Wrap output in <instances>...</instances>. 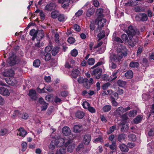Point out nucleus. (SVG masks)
<instances>
[{"label": "nucleus", "mask_w": 154, "mask_h": 154, "mask_svg": "<svg viewBox=\"0 0 154 154\" xmlns=\"http://www.w3.org/2000/svg\"><path fill=\"white\" fill-rule=\"evenodd\" d=\"M122 29L128 35L123 34L121 35V38L123 42L128 43L129 45L131 47L134 46L135 44L137 43L136 40L133 38V36L136 35H138L140 32L138 29H134L132 26H130L128 27V30L125 29Z\"/></svg>", "instance_id": "1"}, {"label": "nucleus", "mask_w": 154, "mask_h": 154, "mask_svg": "<svg viewBox=\"0 0 154 154\" xmlns=\"http://www.w3.org/2000/svg\"><path fill=\"white\" fill-rule=\"evenodd\" d=\"M65 142L63 138H60L58 140H53L51 142V144L49 146V148L50 149H54L55 146L60 147Z\"/></svg>", "instance_id": "2"}, {"label": "nucleus", "mask_w": 154, "mask_h": 154, "mask_svg": "<svg viewBox=\"0 0 154 154\" xmlns=\"http://www.w3.org/2000/svg\"><path fill=\"white\" fill-rule=\"evenodd\" d=\"M131 108L128 106L126 108H124L122 106H120L114 112V115L117 117H119L124 112L131 109Z\"/></svg>", "instance_id": "3"}, {"label": "nucleus", "mask_w": 154, "mask_h": 154, "mask_svg": "<svg viewBox=\"0 0 154 154\" xmlns=\"http://www.w3.org/2000/svg\"><path fill=\"white\" fill-rule=\"evenodd\" d=\"M127 55V53L126 51H124L123 52L120 51L118 54V57L114 55L112 59V61L115 62H118L120 59L122 58L124 56H126Z\"/></svg>", "instance_id": "4"}, {"label": "nucleus", "mask_w": 154, "mask_h": 154, "mask_svg": "<svg viewBox=\"0 0 154 154\" xmlns=\"http://www.w3.org/2000/svg\"><path fill=\"white\" fill-rule=\"evenodd\" d=\"M8 63L10 66L14 65L16 63V56L15 55L12 53L11 55H10L7 61Z\"/></svg>", "instance_id": "5"}, {"label": "nucleus", "mask_w": 154, "mask_h": 154, "mask_svg": "<svg viewBox=\"0 0 154 154\" xmlns=\"http://www.w3.org/2000/svg\"><path fill=\"white\" fill-rule=\"evenodd\" d=\"M136 18L138 21L143 22L146 21L148 20L147 15L144 13H140L138 15L136 16Z\"/></svg>", "instance_id": "6"}, {"label": "nucleus", "mask_w": 154, "mask_h": 154, "mask_svg": "<svg viewBox=\"0 0 154 154\" xmlns=\"http://www.w3.org/2000/svg\"><path fill=\"white\" fill-rule=\"evenodd\" d=\"M101 73V69L100 68H97L92 71V74L93 75H94L95 78L99 79L100 77Z\"/></svg>", "instance_id": "7"}, {"label": "nucleus", "mask_w": 154, "mask_h": 154, "mask_svg": "<svg viewBox=\"0 0 154 154\" xmlns=\"http://www.w3.org/2000/svg\"><path fill=\"white\" fill-rule=\"evenodd\" d=\"M106 21V20L105 19L99 17H97L95 21L96 22H98V26L102 28L103 26Z\"/></svg>", "instance_id": "8"}, {"label": "nucleus", "mask_w": 154, "mask_h": 154, "mask_svg": "<svg viewBox=\"0 0 154 154\" xmlns=\"http://www.w3.org/2000/svg\"><path fill=\"white\" fill-rule=\"evenodd\" d=\"M58 2L62 4V7L64 9L68 8L70 2L69 0H58Z\"/></svg>", "instance_id": "9"}, {"label": "nucleus", "mask_w": 154, "mask_h": 154, "mask_svg": "<svg viewBox=\"0 0 154 154\" xmlns=\"http://www.w3.org/2000/svg\"><path fill=\"white\" fill-rule=\"evenodd\" d=\"M62 132L63 135L66 136H69L71 134L69 128L67 126H65L63 128Z\"/></svg>", "instance_id": "10"}, {"label": "nucleus", "mask_w": 154, "mask_h": 154, "mask_svg": "<svg viewBox=\"0 0 154 154\" xmlns=\"http://www.w3.org/2000/svg\"><path fill=\"white\" fill-rule=\"evenodd\" d=\"M0 94L5 96H8L10 94V92L7 88L1 87L0 88Z\"/></svg>", "instance_id": "11"}, {"label": "nucleus", "mask_w": 154, "mask_h": 154, "mask_svg": "<svg viewBox=\"0 0 154 154\" xmlns=\"http://www.w3.org/2000/svg\"><path fill=\"white\" fill-rule=\"evenodd\" d=\"M27 132L22 128H20L18 130L17 135L24 137L27 134Z\"/></svg>", "instance_id": "12"}, {"label": "nucleus", "mask_w": 154, "mask_h": 154, "mask_svg": "<svg viewBox=\"0 0 154 154\" xmlns=\"http://www.w3.org/2000/svg\"><path fill=\"white\" fill-rule=\"evenodd\" d=\"M29 95L31 99L35 100L37 99L36 93L35 90L31 89L29 91Z\"/></svg>", "instance_id": "13"}, {"label": "nucleus", "mask_w": 154, "mask_h": 154, "mask_svg": "<svg viewBox=\"0 0 154 154\" xmlns=\"http://www.w3.org/2000/svg\"><path fill=\"white\" fill-rule=\"evenodd\" d=\"M14 71L12 69H10L7 71L4 72L3 73V75L5 77H12L14 75Z\"/></svg>", "instance_id": "14"}, {"label": "nucleus", "mask_w": 154, "mask_h": 154, "mask_svg": "<svg viewBox=\"0 0 154 154\" xmlns=\"http://www.w3.org/2000/svg\"><path fill=\"white\" fill-rule=\"evenodd\" d=\"M56 5L55 4L51 3L46 5L45 7V9L47 11H51L52 10L54 9Z\"/></svg>", "instance_id": "15"}, {"label": "nucleus", "mask_w": 154, "mask_h": 154, "mask_svg": "<svg viewBox=\"0 0 154 154\" xmlns=\"http://www.w3.org/2000/svg\"><path fill=\"white\" fill-rule=\"evenodd\" d=\"M119 148L122 151L125 152H127L129 150L128 146L124 143L120 144Z\"/></svg>", "instance_id": "16"}, {"label": "nucleus", "mask_w": 154, "mask_h": 154, "mask_svg": "<svg viewBox=\"0 0 154 154\" xmlns=\"http://www.w3.org/2000/svg\"><path fill=\"white\" fill-rule=\"evenodd\" d=\"M80 72L77 68H75L72 71L71 75L73 78H76Z\"/></svg>", "instance_id": "17"}, {"label": "nucleus", "mask_w": 154, "mask_h": 154, "mask_svg": "<svg viewBox=\"0 0 154 154\" xmlns=\"http://www.w3.org/2000/svg\"><path fill=\"white\" fill-rule=\"evenodd\" d=\"M91 140V136L89 134H87L84 136L83 141L86 144H88Z\"/></svg>", "instance_id": "18"}, {"label": "nucleus", "mask_w": 154, "mask_h": 154, "mask_svg": "<svg viewBox=\"0 0 154 154\" xmlns=\"http://www.w3.org/2000/svg\"><path fill=\"white\" fill-rule=\"evenodd\" d=\"M142 119V115H138L134 119L133 122L134 123L137 124L141 122Z\"/></svg>", "instance_id": "19"}, {"label": "nucleus", "mask_w": 154, "mask_h": 154, "mask_svg": "<svg viewBox=\"0 0 154 154\" xmlns=\"http://www.w3.org/2000/svg\"><path fill=\"white\" fill-rule=\"evenodd\" d=\"M6 82L9 85H14L17 83L16 81L14 78H12L11 79L10 78H9L8 79L6 80Z\"/></svg>", "instance_id": "20"}, {"label": "nucleus", "mask_w": 154, "mask_h": 154, "mask_svg": "<svg viewBox=\"0 0 154 154\" xmlns=\"http://www.w3.org/2000/svg\"><path fill=\"white\" fill-rule=\"evenodd\" d=\"M141 0H132L130 2H128L126 4V5L129 6H134L137 5L138 2L137 1H140Z\"/></svg>", "instance_id": "21"}, {"label": "nucleus", "mask_w": 154, "mask_h": 154, "mask_svg": "<svg viewBox=\"0 0 154 154\" xmlns=\"http://www.w3.org/2000/svg\"><path fill=\"white\" fill-rule=\"evenodd\" d=\"M82 130V126L79 125H75L73 128V131L75 132H80Z\"/></svg>", "instance_id": "22"}, {"label": "nucleus", "mask_w": 154, "mask_h": 154, "mask_svg": "<svg viewBox=\"0 0 154 154\" xmlns=\"http://www.w3.org/2000/svg\"><path fill=\"white\" fill-rule=\"evenodd\" d=\"M133 72L131 70L128 71L125 74V76L127 79H131L133 76Z\"/></svg>", "instance_id": "23"}, {"label": "nucleus", "mask_w": 154, "mask_h": 154, "mask_svg": "<svg viewBox=\"0 0 154 154\" xmlns=\"http://www.w3.org/2000/svg\"><path fill=\"white\" fill-rule=\"evenodd\" d=\"M66 152V148H61L56 151V154H65Z\"/></svg>", "instance_id": "24"}, {"label": "nucleus", "mask_w": 154, "mask_h": 154, "mask_svg": "<svg viewBox=\"0 0 154 154\" xmlns=\"http://www.w3.org/2000/svg\"><path fill=\"white\" fill-rule=\"evenodd\" d=\"M59 51V48L57 47H54L51 51V53L53 56L56 55Z\"/></svg>", "instance_id": "25"}, {"label": "nucleus", "mask_w": 154, "mask_h": 154, "mask_svg": "<svg viewBox=\"0 0 154 154\" xmlns=\"http://www.w3.org/2000/svg\"><path fill=\"white\" fill-rule=\"evenodd\" d=\"M84 115V113L81 111H78L75 113V116L79 119L82 118Z\"/></svg>", "instance_id": "26"}, {"label": "nucleus", "mask_w": 154, "mask_h": 154, "mask_svg": "<svg viewBox=\"0 0 154 154\" xmlns=\"http://www.w3.org/2000/svg\"><path fill=\"white\" fill-rule=\"evenodd\" d=\"M139 65V64L138 62L132 61L130 63L129 66L131 68H137Z\"/></svg>", "instance_id": "27"}, {"label": "nucleus", "mask_w": 154, "mask_h": 154, "mask_svg": "<svg viewBox=\"0 0 154 154\" xmlns=\"http://www.w3.org/2000/svg\"><path fill=\"white\" fill-rule=\"evenodd\" d=\"M144 11V8L142 7L136 6L134 8V11L137 12H143Z\"/></svg>", "instance_id": "28"}, {"label": "nucleus", "mask_w": 154, "mask_h": 154, "mask_svg": "<svg viewBox=\"0 0 154 154\" xmlns=\"http://www.w3.org/2000/svg\"><path fill=\"white\" fill-rule=\"evenodd\" d=\"M119 70L114 71L113 72L111 75V78H110L111 80H115L117 78V74L119 72Z\"/></svg>", "instance_id": "29"}, {"label": "nucleus", "mask_w": 154, "mask_h": 154, "mask_svg": "<svg viewBox=\"0 0 154 154\" xmlns=\"http://www.w3.org/2000/svg\"><path fill=\"white\" fill-rule=\"evenodd\" d=\"M103 12V10L102 8H100L97 9L96 13L98 17H102L103 16L102 13Z\"/></svg>", "instance_id": "30"}, {"label": "nucleus", "mask_w": 154, "mask_h": 154, "mask_svg": "<svg viewBox=\"0 0 154 154\" xmlns=\"http://www.w3.org/2000/svg\"><path fill=\"white\" fill-rule=\"evenodd\" d=\"M125 135L124 134H119L118 137V140L119 141L121 142L122 140H125Z\"/></svg>", "instance_id": "31"}, {"label": "nucleus", "mask_w": 154, "mask_h": 154, "mask_svg": "<svg viewBox=\"0 0 154 154\" xmlns=\"http://www.w3.org/2000/svg\"><path fill=\"white\" fill-rule=\"evenodd\" d=\"M118 85L121 87H124L126 84V82L121 80H119L117 81Z\"/></svg>", "instance_id": "32"}, {"label": "nucleus", "mask_w": 154, "mask_h": 154, "mask_svg": "<svg viewBox=\"0 0 154 154\" xmlns=\"http://www.w3.org/2000/svg\"><path fill=\"white\" fill-rule=\"evenodd\" d=\"M111 106L109 105H105L103 108V110L104 112H108L111 110Z\"/></svg>", "instance_id": "33"}, {"label": "nucleus", "mask_w": 154, "mask_h": 154, "mask_svg": "<svg viewBox=\"0 0 154 154\" xmlns=\"http://www.w3.org/2000/svg\"><path fill=\"white\" fill-rule=\"evenodd\" d=\"M59 13L58 11H52L51 13V17L52 18L54 19L58 17V15Z\"/></svg>", "instance_id": "34"}, {"label": "nucleus", "mask_w": 154, "mask_h": 154, "mask_svg": "<svg viewBox=\"0 0 154 154\" xmlns=\"http://www.w3.org/2000/svg\"><path fill=\"white\" fill-rule=\"evenodd\" d=\"M110 148L112 149V151L110 152V153L112 154L113 152H114L116 150V145L115 142H112V144L109 145Z\"/></svg>", "instance_id": "35"}, {"label": "nucleus", "mask_w": 154, "mask_h": 154, "mask_svg": "<svg viewBox=\"0 0 154 154\" xmlns=\"http://www.w3.org/2000/svg\"><path fill=\"white\" fill-rule=\"evenodd\" d=\"M105 36V31L104 30H102L100 32L98 33L97 35L98 38H99V40L103 38Z\"/></svg>", "instance_id": "36"}, {"label": "nucleus", "mask_w": 154, "mask_h": 154, "mask_svg": "<svg viewBox=\"0 0 154 154\" xmlns=\"http://www.w3.org/2000/svg\"><path fill=\"white\" fill-rule=\"evenodd\" d=\"M82 105L84 109H88L90 106V104L87 101H85L83 102Z\"/></svg>", "instance_id": "37"}, {"label": "nucleus", "mask_w": 154, "mask_h": 154, "mask_svg": "<svg viewBox=\"0 0 154 154\" xmlns=\"http://www.w3.org/2000/svg\"><path fill=\"white\" fill-rule=\"evenodd\" d=\"M118 98V94L115 92H113L110 96L111 99H117Z\"/></svg>", "instance_id": "38"}, {"label": "nucleus", "mask_w": 154, "mask_h": 154, "mask_svg": "<svg viewBox=\"0 0 154 154\" xmlns=\"http://www.w3.org/2000/svg\"><path fill=\"white\" fill-rule=\"evenodd\" d=\"M40 64V61L39 60L36 59L35 60L33 63V65L35 67H39Z\"/></svg>", "instance_id": "39"}, {"label": "nucleus", "mask_w": 154, "mask_h": 154, "mask_svg": "<svg viewBox=\"0 0 154 154\" xmlns=\"http://www.w3.org/2000/svg\"><path fill=\"white\" fill-rule=\"evenodd\" d=\"M65 140L64 139H63ZM65 142L64 143L63 145H64V146L66 147L67 146H69V145H71V144H72V143L73 142V141L72 140H68L66 142V140H64ZM63 145V144L62 145Z\"/></svg>", "instance_id": "40"}, {"label": "nucleus", "mask_w": 154, "mask_h": 154, "mask_svg": "<svg viewBox=\"0 0 154 154\" xmlns=\"http://www.w3.org/2000/svg\"><path fill=\"white\" fill-rule=\"evenodd\" d=\"M94 10L93 9H89L87 11L86 15L88 17H90L94 13Z\"/></svg>", "instance_id": "41"}, {"label": "nucleus", "mask_w": 154, "mask_h": 154, "mask_svg": "<svg viewBox=\"0 0 154 154\" xmlns=\"http://www.w3.org/2000/svg\"><path fill=\"white\" fill-rule=\"evenodd\" d=\"M70 53L72 56L75 57L78 55V52L77 49H74L71 51Z\"/></svg>", "instance_id": "42"}, {"label": "nucleus", "mask_w": 154, "mask_h": 154, "mask_svg": "<svg viewBox=\"0 0 154 154\" xmlns=\"http://www.w3.org/2000/svg\"><path fill=\"white\" fill-rule=\"evenodd\" d=\"M37 32L35 29H32L30 31L29 34L32 36H36Z\"/></svg>", "instance_id": "43"}, {"label": "nucleus", "mask_w": 154, "mask_h": 154, "mask_svg": "<svg viewBox=\"0 0 154 154\" xmlns=\"http://www.w3.org/2000/svg\"><path fill=\"white\" fill-rule=\"evenodd\" d=\"M75 148V146L73 144H71L69 145L67 148V151L68 152H71L73 151Z\"/></svg>", "instance_id": "44"}, {"label": "nucleus", "mask_w": 154, "mask_h": 154, "mask_svg": "<svg viewBox=\"0 0 154 154\" xmlns=\"http://www.w3.org/2000/svg\"><path fill=\"white\" fill-rule=\"evenodd\" d=\"M95 60L94 58H89L88 60V64L90 65H92L95 63Z\"/></svg>", "instance_id": "45"}, {"label": "nucleus", "mask_w": 154, "mask_h": 154, "mask_svg": "<svg viewBox=\"0 0 154 154\" xmlns=\"http://www.w3.org/2000/svg\"><path fill=\"white\" fill-rule=\"evenodd\" d=\"M137 114V111L136 110H132L129 112L128 115L129 117H133Z\"/></svg>", "instance_id": "46"}, {"label": "nucleus", "mask_w": 154, "mask_h": 154, "mask_svg": "<svg viewBox=\"0 0 154 154\" xmlns=\"http://www.w3.org/2000/svg\"><path fill=\"white\" fill-rule=\"evenodd\" d=\"M86 81H87L86 78L84 79L81 77H79L78 79V82L79 83H83L84 82V83H85L86 82Z\"/></svg>", "instance_id": "47"}, {"label": "nucleus", "mask_w": 154, "mask_h": 154, "mask_svg": "<svg viewBox=\"0 0 154 154\" xmlns=\"http://www.w3.org/2000/svg\"><path fill=\"white\" fill-rule=\"evenodd\" d=\"M51 55L50 53H47L45 56V61H49L51 59Z\"/></svg>", "instance_id": "48"}, {"label": "nucleus", "mask_w": 154, "mask_h": 154, "mask_svg": "<svg viewBox=\"0 0 154 154\" xmlns=\"http://www.w3.org/2000/svg\"><path fill=\"white\" fill-rule=\"evenodd\" d=\"M58 19L60 21H64L65 20V17L63 14H60L58 16Z\"/></svg>", "instance_id": "49"}, {"label": "nucleus", "mask_w": 154, "mask_h": 154, "mask_svg": "<svg viewBox=\"0 0 154 154\" xmlns=\"http://www.w3.org/2000/svg\"><path fill=\"white\" fill-rule=\"evenodd\" d=\"M22 146V151H25L26 150L27 147V143L26 142L22 143L21 144Z\"/></svg>", "instance_id": "50"}, {"label": "nucleus", "mask_w": 154, "mask_h": 154, "mask_svg": "<svg viewBox=\"0 0 154 154\" xmlns=\"http://www.w3.org/2000/svg\"><path fill=\"white\" fill-rule=\"evenodd\" d=\"M8 130L6 128H4L2 129L0 131V135L1 136H4L7 134Z\"/></svg>", "instance_id": "51"}, {"label": "nucleus", "mask_w": 154, "mask_h": 154, "mask_svg": "<svg viewBox=\"0 0 154 154\" xmlns=\"http://www.w3.org/2000/svg\"><path fill=\"white\" fill-rule=\"evenodd\" d=\"M128 138L130 140L134 141L136 140V136L134 134H131L128 136Z\"/></svg>", "instance_id": "52"}, {"label": "nucleus", "mask_w": 154, "mask_h": 154, "mask_svg": "<svg viewBox=\"0 0 154 154\" xmlns=\"http://www.w3.org/2000/svg\"><path fill=\"white\" fill-rule=\"evenodd\" d=\"M110 85V84L109 82L106 83L104 84L102 86V89L104 90H106L108 87Z\"/></svg>", "instance_id": "53"}, {"label": "nucleus", "mask_w": 154, "mask_h": 154, "mask_svg": "<svg viewBox=\"0 0 154 154\" xmlns=\"http://www.w3.org/2000/svg\"><path fill=\"white\" fill-rule=\"evenodd\" d=\"M87 81H86V82H85V83H84V82L83 84L84 86L86 88H89L90 86L91 85L88 82V80L87 79Z\"/></svg>", "instance_id": "54"}, {"label": "nucleus", "mask_w": 154, "mask_h": 154, "mask_svg": "<svg viewBox=\"0 0 154 154\" xmlns=\"http://www.w3.org/2000/svg\"><path fill=\"white\" fill-rule=\"evenodd\" d=\"M87 109L91 113H95L96 112L95 109L93 107L90 106Z\"/></svg>", "instance_id": "55"}, {"label": "nucleus", "mask_w": 154, "mask_h": 154, "mask_svg": "<svg viewBox=\"0 0 154 154\" xmlns=\"http://www.w3.org/2000/svg\"><path fill=\"white\" fill-rule=\"evenodd\" d=\"M128 113H126L122 114L120 116H121V118L122 120H126L128 119Z\"/></svg>", "instance_id": "56"}, {"label": "nucleus", "mask_w": 154, "mask_h": 154, "mask_svg": "<svg viewBox=\"0 0 154 154\" xmlns=\"http://www.w3.org/2000/svg\"><path fill=\"white\" fill-rule=\"evenodd\" d=\"M84 148V145L83 143H81L79 145L76 149V151L78 152L80 150H82Z\"/></svg>", "instance_id": "57"}, {"label": "nucleus", "mask_w": 154, "mask_h": 154, "mask_svg": "<svg viewBox=\"0 0 154 154\" xmlns=\"http://www.w3.org/2000/svg\"><path fill=\"white\" fill-rule=\"evenodd\" d=\"M116 128V126H113L109 128V131H108L107 133L108 134H109L113 132Z\"/></svg>", "instance_id": "58"}, {"label": "nucleus", "mask_w": 154, "mask_h": 154, "mask_svg": "<svg viewBox=\"0 0 154 154\" xmlns=\"http://www.w3.org/2000/svg\"><path fill=\"white\" fill-rule=\"evenodd\" d=\"M104 62L102 61H100L97 62L95 65L93 66L91 68L94 69V68L96 67L97 66L103 64Z\"/></svg>", "instance_id": "59"}, {"label": "nucleus", "mask_w": 154, "mask_h": 154, "mask_svg": "<svg viewBox=\"0 0 154 154\" xmlns=\"http://www.w3.org/2000/svg\"><path fill=\"white\" fill-rule=\"evenodd\" d=\"M102 79L103 80L105 81H108L110 80V79L109 78L108 75L106 74L103 75L102 76Z\"/></svg>", "instance_id": "60"}, {"label": "nucleus", "mask_w": 154, "mask_h": 154, "mask_svg": "<svg viewBox=\"0 0 154 154\" xmlns=\"http://www.w3.org/2000/svg\"><path fill=\"white\" fill-rule=\"evenodd\" d=\"M42 105V106L41 107L42 110H45L48 107V103L45 102V103H44Z\"/></svg>", "instance_id": "61"}, {"label": "nucleus", "mask_w": 154, "mask_h": 154, "mask_svg": "<svg viewBox=\"0 0 154 154\" xmlns=\"http://www.w3.org/2000/svg\"><path fill=\"white\" fill-rule=\"evenodd\" d=\"M19 117H20V116H19ZM28 117V114L26 113H23L22 114V116H20V117H21L22 118L25 120L27 119Z\"/></svg>", "instance_id": "62"}, {"label": "nucleus", "mask_w": 154, "mask_h": 154, "mask_svg": "<svg viewBox=\"0 0 154 154\" xmlns=\"http://www.w3.org/2000/svg\"><path fill=\"white\" fill-rule=\"evenodd\" d=\"M67 41L70 44H72L75 42V39L73 37H70L68 38Z\"/></svg>", "instance_id": "63"}, {"label": "nucleus", "mask_w": 154, "mask_h": 154, "mask_svg": "<svg viewBox=\"0 0 154 154\" xmlns=\"http://www.w3.org/2000/svg\"><path fill=\"white\" fill-rule=\"evenodd\" d=\"M83 13V11L82 10H79L75 14V16L79 17L82 15Z\"/></svg>", "instance_id": "64"}]
</instances>
